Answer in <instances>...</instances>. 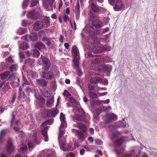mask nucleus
<instances>
[{
	"label": "nucleus",
	"instance_id": "f257e3e1",
	"mask_svg": "<svg viewBox=\"0 0 157 157\" xmlns=\"http://www.w3.org/2000/svg\"><path fill=\"white\" fill-rule=\"evenodd\" d=\"M71 53L74 58L73 60V68L78 70V50L76 45H74L73 46L71 49Z\"/></svg>",
	"mask_w": 157,
	"mask_h": 157
},
{
	"label": "nucleus",
	"instance_id": "f03ea898",
	"mask_svg": "<svg viewBox=\"0 0 157 157\" xmlns=\"http://www.w3.org/2000/svg\"><path fill=\"white\" fill-rule=\"evenodd\" d=\"M58 113L57 109H51L49 110L45 109L42 113V117L44 118L55 117Z\"/></svg>",
	"mask_w": 157,
	"mask_h": 157
},
{
	"label": "nucleus",
	"instance_id": "7ed1b4c3",
	"mask_svg": "<svg viewBox=\"0 0 157 157\" xmlns=\"http://www.w3.org/2000/svg\"><path fill=\"white\" fill-rule=\"evenodd\" d=\"M9 78L11 79V84L13 88H15L18 86L19 79L17 73L12 74L9 76Z\"/></svg>",
	"mask_w": 157,
	"mask_h": 157
},
{
	"label": "nucleus",
	"instance_id": "20e7f679",
	"mask_svg": "<svg viewBox=\"0 0 157 157\" xmlns=\"http://www.w3.org/2000/svg\"><path fill=\"white\" fill-rule=\"evenodd\" d=\"M117 117L113 113L106 114L104 117V120L106 123L113 122L117 120Z\"/></svg>",
	"mask_w": 157,
	"mask_h": 157
},
{
	"label": "nucleus",
	"instance_id": "39448f33",
	"mask_svg": "<svg viewBox=\"0 0 157 157\" xmlns=\"http://www.w3.org/2000/svg\"><path fill=\"white\" fill-rule=\"evenodd\" d=\"M6 147L8 153L11 154L13 152L15 147L13 145V141L11 138H9L8 139Z\"/></svg>",
	"mask_w": 157,
	"mask_h": 157
},
{
	"label": "nucleus",
	"instance_id": "423d86ee",
	"mask_svg": "<svg viewBox=\"0 0 157 157\" xmlns=\"http://www.w3.org/2000/svg\"><path fill=\"white\" fill-rule=\"evenodd\" d=\"M40 13L38 11L33 10L28 13L27 16L28 17L33 19H36L40 17Z\"/></svg>",
	"mask_w": 157,
	"mask_h": 157
},
{
	"label": "nucleus",
	"instance_id": "0eeeda50",
	"mask_svg": "<svg viewBox=\"0 0 157 157\" xmlns=\"http://www.w3.org/2000/svg\"><path fill=\"white\" fill-rule=\"evenodd\" d=\"M41 58L43 63L44 67L45 70H48L50 67V62L49 60L47 57L41 56Z\"/></svg>",
	"mask_w": 157,
	"mask_h": 157
},
{
	"label": "nucleus",
	"instance_id": "6e6552de",
	"mask_svg": "<svg viewBox=\"0 0 157 157\" xmlns=\"http://www.w3.org/2000/svg\"><path fill=\"white\" fill-rule=\"evenodd\" d=\"M75 113V115L72 117V119L73 121L77 122V124H74V126L78 128V109H73Z\"/></svg>",
	"mask_w": 157,
	"mask_h": 157
},
{
	"label": "nucleus",
	"instance_id": "1a4fd4ad",
	"mask_svg": "<svg viewBox=\"0 0 157 157\" xmlns=\"http://www.w3.org/2000/svg\"><path fill=\"white\" fill-rule=\"evenodd\" d=\"M123 6V4L121 0H116L115 6L113 8L115 11H117L120 10Z\"/></svg>",
	"mask_w": 157,
	"mask_h": 157
},
{
	"label": "nucleus",
	"instance_id": "9d476101",
	"mask_svg": "<svg viewBox=\"0 0 157 157\" xmlns=\"http://www.w3.org/2000/svg\"><path fill=\"white\" fill-rule=\"evenodd\" d=\"M79 121H84L85 122H87L86 117L83 109H79Z\"/></svg>",
	"mask_w": 157,
	"mask_h": 157
},
{
	"label": "nucleus",
	"instance_id": "9b49d317",
	"mask_svg": "<svg viewBox=\"0 0 157 157\" xmlns=\"http://www.w3.org/2000/svg\"><path fill=\"white\" fill-rule=\"evenodd\" d=\"M44 27L43 22L42 21H38L34 25L33 28L35 31H38Z\"/></svg>",
	"mask_w": 157,
	"mask_h": 157
},
{
	"label": "nucleus",
	"instance_id": "f8f14e48",
	"mask_svg": "<svg viewBox=\"0 0 157 157\" xmlns=\"http://www.w3.org/2000/svg\"><path fill=\"white\" fill-rule=\"evenodd\" d=\"M45 100L44 98L41 97H39L37 98L36 101V105L38 107H42L44 104Z\"/></svg>",
	"mask_w": 157,
	"mask_h": 157
},
{
	"label": "nucleus",
	"instance_id": "ddd939ff",
	"mask_svg": "<svg viewBox=\"0 0 157 157\" xmlns=\"http://www.w3.org/2000/svg\"><path fill=\"white\" fill-rule=\"evenodd\" d=\"M43 77L47 79H52L54 77V74L51 72H42Z\"/></svg>",
	"mask_w": 157,
	"mask_h": 157
},
{
	"label": "nucleus",
	"instance_id": "4468645a",
	"mask_svg": "<svg viewBox=\"0 0 157 157\" xmlns=\"http://www.w3.org/2000/svg\"><path fill=\"white\" fill-rule=\"evenodd\" d=\"M107 50V47H102L101 48L95 47L92 49L94 53H99Z\"/></svg>",
	"mask_w": 157,
	"mask_h": 157
},
{
	"label": "nucleus",
	"instance_id": "2eb2a0df",
	"mask_svg": "<svg viewBox=\"0 0 157 157\" xmlns=\"http://www.w3.org/2000/svg\"><path fill=\"white\" fill-rule=\"evenodd\" d=\"M48 129V126L45 127L41 130L42 134L44 138V140L47 142L48 140V138L47 135V131Z\"/></svg>",
	"mask_w": 157,
	"mask_h": 157
},
{
	"label": "nucleus",
	"instance_id": "dca6fc26",
	"mask_svg": "<svg viewBox=\"0 0 157 157\" xmlns=\"http://www.w3.org/2000/svg\"><path fill=\"white\" fill-rule=\"evenodd\" d=\"M25 91L27 93H34L35 92V86L33 84L29 85L26 88Z\"/></svg>",
	"mask_w": 157,
	"mask_h": 157
},
{
	"label": "nucleus",
	"instance_id": "f3484780",
	"mask_svg": "<svg viewBox=\"0 0 157 157\" xmlns=\"http://www.w3.org/2000/svg\"><path fill=\"white\" fill-rule=\"evenodd\" d=\"M42 21L43 22L44 26L47 28L50 26V21L49 17H45Z\"/></svg>",
	"mask_w": 157,
	"mask_h": 157
},
{
	"label": "nucleus",
	"instance_id": "a211bd4d",
	"mask_svg": "<svg viewBox=\"0 0 157 157\" xmlns=\"http://www.w3.org/2000/svg\"><path fill=\"white\" fill-rule=\"evenodd\" d=\"M60 146V148L63 151H66V148L67 146L66 145V141L65 140H63L59 141Z\"/></svg>",
	"mask_w": 157,
	"mask_h": 157
},
{
	"label": "nucleus",
	"instance_id": "6ab92c4d",
	"mask_svg": "<svg viewBox=\"0 0 157 157\" xmlns=\"http://www.w3.org/2000/svg\"><path fill=\"white\" fill-rule=\"evenodd\" d=\"M86 132H83L79 131V142H82L85 140L86 138Z\"/></svg>",
	"mask_w": 157,
	"mask_h": 157
},
{
	"label": "nucleus",
	"instance_id": "aec40b11",
	"mask_svg": "<svg viewBox=\"0 0 157 157\" xmlns=\"http://www.w3.org/2000/svg\"><path fill=\"white\" fill-rule=\"evenodd\" d=\"M100 33V32L99 30H94L91 27L90 28V29L89 31V34L91 36L98 34Z\"/></svg>",
	"mask_w": 157,
	"mask_h": 157
},
{
	"label": "nucleus",
	"instance_id": "412c9836",
	"mask_svg": "<svg viewBox=\"0 0 157 157\" xmlns=\"http://www.w3.org/2000/svg\"><path fill=\"white\" fill-rule=\"evenodd\" d=\"M79 129L82 132H86L87 128L86 125L82 123H79Z\"/></svg>",
	"mask_w": 157,
	"mask_h": 157
},
{
	"label": "nucleus",
	"instance_id": "4be33fe9",
	"mask_svg": "<svg viewBox=\"0 0 157 157\" xmlns=\"http://www.w3.org/2000/svg\"><path fill=\"white\" fill-rule=\"evenodd\" d=\"M101 68L105 72H110L112 70V67L109 65H103Z\"/></svg>",
	"mask_w": 157,
	"mask_h": 157
},
{
	"label": "nucleus",
	"instance_id": "5701e85b",
	"mask_svg": "<svg viewBox=\"0 0 157 157\" xmlns=\"http://www.w3.org/2000/svg\"><path fill=\"white\" fill-rule=\"evenodd\" d=\"M27 32V29L26 28H19L16 31L17 33L19 35H22L26 33Z\"/></svg>",
	"mask_w": 157,
	"mask_h": 157
},
{
	"label": "nucleus",
	"instance_id": "b1692460",
	"mask_svg": "<svg viewBox=\"0 0 157 157\" xmlns=\"http://www.w3.org/2000/svg\"><path fill=\"white\" fill-rule=\"evenodd\" d=\"M36 82L37 83L41 86H46L47 85V82L43 79H38L36 80Z\"/></svg>",
	"mask_w": 157,
	"mask_h": 157
},
{
	"label": "nucleus",
	"instance_id": "393cba45",
	"mask_svg": "<svg viewBox=\"0 0 157 157\" xmlns=\"http://www.w3.org/2000/svg\"><path fill=\"white\" fill-rule=\"evenodd\" d=\"M35 46L36 48H38L40 51L45 49V45L41 42H38Z\"/></svg>",
	"mask_w": 157,
	"mask_h": 157
},
{
	"label": "nucleus",
	"instance_id": "a878e982",
	"mask_svg": "<svg viewBox=\"0 0 157 157\" xmlns=\"http://www.w3.org/2000/svg\"><path fill=\"white\" fill-rule=\"evenodd\" d=\"M101 79L99 77H95L94 78H92L90 79V82L93 84H96L101 81Z\"/></svg>",
	"mask_w": 157,
	"mask_h": 157
},
{
	"label": "nucleus",
	"instance_id": "bb28decb",
	"mask_svg": "<svg viewBox=\"0 0 157 157\" xmlns=\"http://www.w3.org/2000/svg\"><path fill=\"white\" fill-rule=\"evenodd\" d=\"M123 141V139L122 138H120L116 140L114 143L116 146H120L122 145Z\"/></svg>",
	"mask_w": 157,
	"mask_h": 157
},
{
	"label": "nucleus",
	"instance_id": "cd10ccee",
	"mask_svg": "<svg viewBox=\"0 0 157 157\" xmlns=\"http://www.w3.org/2000/svg\"><path fill=\"white\" fill-rule=\"evenodd\" d=\"M54 102V99L52 98H50L47 101L46 103V105L48 107H51Z\"/></svg>",
	"mask_w": 157,
	"mask_h": 157
},
{
	"label": "nucleus",
	"instance_id": "c85d7f7f",
	"mask_svg": "<svg viewBox=\"0 0 157 157\" xmlns=\"http://www.w3.org/2000/svg\"><path fill=\"white\" fill-rule=\"evenodd\" d=\"M19 48L22 50H25L29 48L28 44L26 42H23L19 45Z\"/></svg>",
	"mask_w": 157,
	"mask_h": 157
},
{
	"label": "nucleus",
	"instance_id": "c756f323",
	"mask_svg": "<svg viewBox=\"0 0 157 157\" xmlns=\"http://www.w3.org/2000/svg\"><path fill=\"white\" fill-rule=\"evenodd\" d=\"M88 94L90 98H96L98 97L97 93L94 92L90 91Z\"/></svg>",
	"mask_w": 157,
	"mask_h": 157
},
{
	"label": "nucleus",
	"instance_id": "7c9ffc66",
	"mask_svg": "<svg viewBox=\"0 0 157 157\" xmlns=\"http://www.w3.org/2000/svg\"><path fill=\"white\" fill-rule=\"evenodd\" d=\"M73 9L74 12L75 13L78 17V0H77V5L76 6L73 7Z\"/></svg>",
	"mask_w": 157,
	"mask_h": 157
},
{
	"label": "nucleus",
	"instance_id": "2f4dec72",
	"mask_svg": "<svg viewBox=\"0 0 157 157\" xmlns=\"http://www.w3.org/2000/svg\"><path fill=\"white\" fill-rule=\"evenodd\" d=\"M92 61L93 63H98L102 61V60L100 59V57H96L92 59Z\"/></svg>",
	"mask_w": 157,
	"mask_h": 157
},
{
	"label": "nucleus",
	"instance_id": "473e14b6",
	"mask_svg": "<svg viewBox=\"0 0 157 157\" xmlns=\"http://www.w3.org/2000/svg\"><path fill=\"white\" fill-rule=\"evenodd\" d=\"M18 68V66L17 64L12 65L10 67V70L11 72L16 71Z\"/></svg>",
	"mask_w": 157,
	"mask_h": 157
},
{
	"label": "nucleus",
	"instance_id": "72a5a7b5",
	"mask_svg": "<svg viewBox=\"0 0 157 157\" xmlns=\"http://www.w3.org/2000/svg\"><path fill=\"white\" fill-rule=\"evenodd\" d=\"M32 23V22L27 20H23L22 21L21 25L23 26H25L30 24Z\"/></svg>",
	"mask_w": 157,
	"mask_h": 157
},
{
	"label": "nucleus",
	"instance_id": "f704fd0d",
	"mask_svg": "<svg viewBox=\"0 0 157 157\" xmlns=\"http://www.w3.org/2000/svg\"><path fill=\"white\" fill-rule=\"evenodd\" d=\"M10 73L8 71L5 72L2 74L1 75V77L2 79L4 80L7 78L9 75Z\"/></svg>",
	"mask_w": 157,
	"mask_h": 157
},
{
	"label": "nucleus",
	"instance_id": "c9c22d12",
	"mask_svg": "<svg viewBox=\"0 0 157 157\" xmlns=\"http://www.w3.org/2000/svg\"><path fill=\"white\" fill-rule=\"evenodd\" d=\"M22 80V85L23 86H24V85H29L30 84V82L28 81L24 75H23Z\"/></svg>",
	"mask_w": 157,
	"mask_h": 157
},
{
	"label": "nucleus",
	"instance_id": "e433bc0d",
	"mask_svg": "<svg viewBox=\"0 0 157 157\" xmlns=\"http://www.w3.org/2000/svg\"><path fill=\"white\" fill-rule=\"evenodd\" d=\"M32 55L35 57H38L40 54L39 52L36 49L33 50L32 51Z\"/></svg>",
	"mask_w": 157,
	"mask_h": 157
},
{
	"label": "nucleus",
	"instance_id": "4c0bfd02",
	"mask_svg": "<svg viewBox=\"0 0 157 157\" xmlns=\"http://www.w3.org/2000/svg\"><path fill=\"white\" fill-rule=\"evenodd\" d=\"M70 102L73 104V106L75 107L76 105L78 104V102L75 99L72 97H70Z\"/></svg>",
	"mask_w": 157,
	"mask_h": 157
},
{
	"label": "nucleus",
	"instance_id": "58836bf2",
	"mask_svg": "<svg viewBox=\"0 0 157 157\" xmlns=\"http://www.w3.org/2000/svg\"><path fill=\"white\" fill-rule=\"evenodd\" d=\"M65 132L64 129H60L59 130V135L58 136V140L59 141L61 140L62 137L63 135L64 134Z\"/></svg>",
	"mask_w": 157,
	"mask_h": 157
},
{
	"label": "nucleus",
	"instance_id": "ea45409f",
	"mask_svg": "<svg viewBox=\"0 0 157 157\" xmlns=\"http://www.w3.org/2000/svg\"><path fill=\"white\" fill-rule=\"evenodd\" d=\"M32 139L33 141V142L36 144H39L40 142L38 140L37 137V136L36 134L34 133L33 134V136L32 137Z\"/></svg>",
	"mask_w": 157,
	"mask_h": 157
},
{
	"label": "nucleus",
	"instance_id": "a19ab883",
	"mask_svg": "<svg viewBox=\"0 0 157 157\" xmlns=\"http://www.w3.org/2000/svg\"><path fill=\"white\" fill-rule=\"evenodd\" d=\"M42 94L46 97H48L50 95V94L49 91L45 89L44 90L42 91Z\"/></svg>",
	"mask_w": 157,
	"mask_h": 157
},
{
	"label": "nucleus",
	"instance_id": "79ce46f5",
	"mask_svg": "<svg viewBox=\"0 0 157 157\" xmlns=\"http://www.w3.org/2000/svg\"><path fill=\"white\" fill-rule=\"evenodd\" d=\"M25 62L26 63L28 62L32 67L34 65L35 60L34 59L29 58L26 60Z\"/></svg>",
	"mask_w": 157,
	"mask_h": 157
},
{
	"label": "nucleus",
	"instance_id": "37998d69",
	"mask_svg": "<svg viewBox=\"0 0 157 157\" xmlns=\"http://www.w3.org/2000/svg\"><path fill=\"white\" fill-rule=\"evenodd\" d=\"M91 6L93 10L95 12H98L99 11V9L96 5L93 3H92Z\"/></svg>",
	"mask_w": 157,
	"mask_h": 157
},
{
	"label": "nucleus",
	"instance_id": "c03bdc74",
	"mask_svg": "<svg viewBox=\"0 0 157 157\" xmlns=\"http://www.w3.org/2000/svg\"><path fill=\"white\" fill-rule=\"evenodd\" d=\"M92 102L94 105H99L101 104L102 101L100 100H92Z\"/></svg>",
	"mask_w": 157,
	"mask_h": 157
},
{
	"label": "nucleus",
	"instance_id": "a18cd8bd",
	"mask_svg": "<svg viewBox=\"0 0 157 157\" xmlns=\"http://www.w3.org/2000/svg\"><path fill=\"white\" fill-rule=\"evenodd\" d=\"M52 122V120H48L45 121L41 125L42 126H44L46 125L47 124H51Z\"/></svg>",
	"mask_w": 157,
	"mask_h": 157
},
{
	"label": "nucleus",
	"instance_id": "49530a36",
	"mask_svg": "<svg viewBox=\"0 0 157 157\" xmlns=\"http://www.w3.org/2000/svg\"><path fill=\"white\" fill-rule=\"evenodd\" d=\"M29 38H30V39H29V40H30L33 41L36 39L37 38V36L36 34H32L29 35Z\"/></svg>",
	"mask_w": 157,
	"mask_h": 157
},
{
	"label": "nucleus",
	"instance_id": "de8ad7c7",
	"mask_svg": "<svg viewBox=\"0 0 157 157\" xmlns=\"http://www.w3.org/2000/svg\"><path fill=\"white\" fill-rule=\"evenodd\" d=\"M94 40V43L97 44L98 43L100 42L102 40V39L98 38L97 37H94L93 38Z\"/></svg>",
	"mask_w": 157,
	"mask_h": 157
},
{
	"label": "nucleus",
	"instance_id": "09e8293b",
	"mask_svg": "<svg viewBox=\"0 0 157 157\" xmlns=\"http://www.w3.org/2000/svg\"><path fill=\"white\" fill-rule=\"evenodd\" d=\"M30 0H24L22 3V7L23 8H26L28 5Z\"/></svg>",
	"mask_w": 157,
	"mask_h": 157
},
{
	"label": "nucleus",
	"instance_id": "8fccbe9b",
	"mask_svg": "<svg viewBox=\"0 0 157 157\" xmlns=\"http://www.w3.org/2000/svg\"><path fill=\"white\" fill-rule=\"evenodd\" d=\"M38 3V0H32L31 4L30 5V7H33L36 6Z\"/></svg>",
	"mask_w": 157,
	"mask_h": 157
},
{
	"label": "nucleus",
	"instance_id": "3c124183",
	"mask_svg": "<svg viewBox=\"0 0 157 157\" xmlns=\"http://www.w3.org/2000/svg\"><path fill=\"white\" fill-rule=\"evenodd\" d=\"M66 151H71L73 150V147L71 145L68 144L66 148Z\"/></svg>",
	"mask_w": 157,
	"mask_h": 157
},
{
	"label": "nucleus",
	"instance_id": "603ef678",
	"mask_svg": "<svg viewBox=\"0 0 157 157\" xmlns=\"http://www.w3.org/2000/svg\"><path fill=\"white\" fill-rule=\"evenodd\" d=\"M60 118L61 122H65V116L62 113H60Z\"/></svg>",
	"mask_w": 157,
	"mask_h": 157
},
{
	"label": "nucleus",
	"instance_id": "864d4df0",
	"mask_svg": "<svg viewBox=\"0 0 157 157\" xmlns=\"http://www.w3.org/2000/svg\"><path fill=\"white\" fill-rule=\"evenodd\" d=\"M73 133L75 134L78 138V130L73 128L72 129Z\"/></svg>",
	"mask_w": 157,
	"mask_h": 157
},
{
	"label": "nucleus",
	"instance_id": "5fc2aeb1",
	"mask_svg": "<svg viewBox=\"0 0 157 157\" xmlns=\"http://www.w3.org/2000/svg\"><path fill=\"white\" fill-rule=\"evenodd\" d=\"M29 35H26L25 36H23L21 37V39L25 40L27 41H30V40H29V39H30V38H29Z\"/></svg>",
	"mask_w": 157,
	"mask_h": 157
},
{
	"label": "nucleus",
	"instance_id": "6e6d98bb",
	"mask_svg": "<svg viewBox=\"0 0 157 157\" xmlns=\"http://www.w3.org/2000/svg\"><path fill=\"white\" fill-rule=\"evenodd\" d=\"M63 94L64 96L67 97H69L71 96V94L69 93L66 90H65L63 92Z\"/></svg>",
	"mask_w": 157,
	"mask_h": 157
},
{
	"label": "nucleus",
	"instance_id": "4d7b16f0",
	"mask_svg": "<svg viewBox=\"0 0 157 157\" xmlns=\"http://www.w3.org/2000/svg\"><path fill=\"white\" fill-rule=\"evenodd\" d=\"M43 41H46L47 42L46 44L48 45H49L51 44V42L50 39L47 38H44L42 39Z\"/></svg>",
	"mask_w": 157,
	"mask_h": 157
},
{
	"label": "nucleus",
	"instance_id": "13d9d810",
	"mask_svg": "<svg viewBox=\"0 0 157 157\" xmlns=\"http://www.w3.org/2000/svg\"><path fill=\"white\" fill-rule=\"evenodd\" d=\"M96 111L95 113L97 115L99 114L102 112L104 111V110H101V109H94Z\"/></svg>",
	"mask_w": 157,
	"mask_h": 157
},
{
	"label": "nucleus",
	"instance_id": "bf43d9fd",
	"mask_svg": "<svg viewBox=\"0 0 157 157\" xmlns=\"http://www.w3.org/2000/svg\"><path fill=\"white\" fill-rule=\"evenodd\" d=\"M95 141L96 144L99 145H101L103 143V142L100 140H95Z\"/></svg>",
	"mask_w": 157,
	"mask_h": 157
},
{
	"label": "nucleus",
	"instance_id": "052dcab7",
	"mask_svg": "<svg viewBox=\"0 0 157 157\" xmlns=\"http://www.w3.org/2000/svg\"><path fill=\"white\" fill-rule=\"evenodd\" d=\"M12 120L11 122V125H12V124L14 122L15 119V116L13 112L12 113Z\"/></svg>",
	"mask_w": 157,
	"mask_h": 157
},
{
	"label": "nucleus",
	"instance_id": "680f3d73",
	"mask_svg": "<svg viewBox=\"0 0 157 157\" xmlns=\"http://www.w3.org/2000/svg\"><path fill=\"white\" fill-rule=\"evenodd\" d=\"M88 87L89 90H94V86L91 85L89 84L88 86Z\"/></svg>",
	"mask_w": 157,
	"mask_h": 157
},
{
	"label": "nucleus",
	"instance_id": "e2e57ef3",
	"mask_svg": "<svg viewBox=\"0 0 157 157\" xmlns=\"http://www.w3.org/2000/svg\"><path fill=\"white\" fill-rule=\"evenodd\" d=\"M19 55L21 59L25 58V56L22 52H20Z\"/></svg>",
	"mask_w": 157,
	"mask_h": 157
},
{
	"label": "nucleus",
	"instance_id": "0e129e2a",
	"mask_svg": "<svg viewBox=\"0 0 157 157\" xmlns=\"http://www.w3.org/2000/svg\"><path fill=\"white\" fill-rule=\"evenodd\" d=\"M6 60L10 63H13L14 60L12 59L11 57L10 56L8 58L6 59Z\"/></svg>",
	"mask_w": 157,
	"mask_h": 157
},
{
	"label": "nucleus",
	"instance_id": "69168bd1",
	"mask_svg": "<svg viewBox=\"0 0 157 157\" xmlns=\"http://www.w3.org/2000/svg\"><path fill=\"white\" fill-rule=\"evenodd\" d=\"M63 20H64V21L66 22L69 19V17L68 15L65 14L63 17Z\"/></svg>",
	"mask_w": 157,
	"mask_h": 157
},
{
	"label": "nucleus",
	"instance_id": "338daca9",
	"mask_svg": "<svg viewBox=\"0 0 157 157\" xmlns=\"http://www.w3.org/2000/svg\"><path fill=\"white\" fill-rule=\"evenodd\" d=\"M43 6L46 9V10H47L48 5L45 2H43Z\"/></svg>",
	"mask_w": 157,
	"mask_h": 157
},
{
	"label": "nucleus",
	"instance_id": "774afa93",
	"mask_svg": "<svg viewBox=\"0 0 157 157\" xmlns=\"http://www.w3.org/2000/svg\"><path fill=\"white\" fill-rule=\"evenodd\" d=\"M132 155L131 154H125L123 155L122 157H131Z\"/></svg>",
	"mask_w": 157,
	"mask_h": 157
}]
</instances>
